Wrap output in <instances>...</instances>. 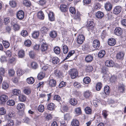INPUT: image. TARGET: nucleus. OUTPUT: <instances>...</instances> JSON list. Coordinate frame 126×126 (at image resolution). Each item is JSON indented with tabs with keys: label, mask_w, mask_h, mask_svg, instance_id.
Here are the masks:
<instances>
[{
	"label": "nucleus",
	"mask_w": 126,
	"mask_h": 126,
	"mask_svg": "<svg viewBox=\"0 0 126 126\" xmlns=\"http://www.w3.org/2000/svg\"><path fill=\"white\" fill-rule=\"evenodd\" d=\"M108 43L109 45L113 46L116 44V41L115 39L111 38L108 39Z\"/></svg>",
	"instance_id": "6e6552de"
},
{
	"label": "nucleus",
	"mask_w": 126,
	"mask_h": 126,
	"mask_svg": "<svg viewBox=\"0 0 126 126\" xmlns=\"http://www.w3.org/2000/svg\"><path fill=\"white\" fill-rule=\"evenodd\" d=\"M79 121L76 119H73L71 122L72 126H79Z\"/></svg>",
	"instance_id": "dca6fc26"
},
{
	"label": "nucleus",
	"mask_w": 126,
	"mask_h": 126,
	"mask_svg": "<svg viewBox=\"0 0 126 126\" xmlns=\"http://www.w3.org/2000/svg\"><path fill=\"white\" fill-rule=\"evenodd\" d=\"M63 52L64 53L66 54L68 51V48L66 45H64L63 47Z\"/></svg>",
	"instance_id": "de8ad7c7"
},
{
	"label": "nucleus",
	"mask_w": 126,
	"mask_h": 126,
	"mask_svg": "<svg viewBox=\"0 0 126 126\" xmlns=\"http://www.w3.org/2000/svg\"><path fill=\"white\" fill-rule=\"evenodd\" d=\"M48 16L49 19L50 21H53L54 20L55 18L54 15V13L53 12H50L48 14Z\"/></svg>",
	"instance_id": "c85d7f7f"
},
{
	"label": "nucleus",
	"mask_w": 126,
	"mask_h": 126,
	"mask_svg": "<svg viewBox=\"0 0 126 126\" xmlns=\"http://www.w3.org/2000/svg\"><path fill=\"white\" fill-rule=\"evenodd\" d=\"M23 3L25 6L27 7H30L31 5V2L28 0H24L23 1Z\"/></svg>",
	"instance_id": "a878e982"
},
{
	"label": "nucleus",
	"mask_w": 126,
	"mask_h": 126,
	"mask_svg": "<svg viewBox=\"0 0 126 126\" xmlns=\"http://www.w3.org/2000/svg\"><path fill=\"white\" fill-rule=\"evenodd\" d=\"M105 54V52L104 50H102L100 51L98 54V57L101 58L103 57Z\"/></svg>",
	"instance_id": "e433bc0d"
},
{
	"label": "nucleus",
	"mask_w": 126,
	"mask_h": 126,
	"mask_svg": "<svg viewBox=\"0 0 126 126\" xmlns=\"http://www.w3.org/2000/svg\"><path fill=\"white\" fill-rule=\"evenodd\" d=\"M101 5L99 2H95L94 4V8L95 10H98L101 8Z\"/></svg>",
	"instance_id": "f704fd0d"
},
{
	"label": "nucleus",
	"mask_w": 126,
	"mask_h": 126,
	"mask_svg": "<svg viewBox=\"0 0 126 126\" xmlns=\"http://www.w3.org/2000/svg\"><path fill=\"white\" fill-rule=\"evenodd\" d=\"M105 7L106 9L108 11L110 10L112 8V6L109 2H108L105 5Z\"/></svg>",
	"instance_id": "412c9836"
},
{
	"label": "nucleus",
	"mask_w": 126,
	"mask_h": 126,
	"mask_svg": "<svg viewBox=\"0 0 126 126\" xmlns=\"http://www.w3.org/2000/svg\"><path fill=\"white\" fill-rule=\"evenodd\" d=\"M91 93L89 91H87L85 92L84 94V96L86 98H88L91 96Z\"/></svg>",
	"instance_id": "13d9d810"
},
{
	"label": "nucleus",
	"mask_w": 126,
	"mask_h": 126,
	"mask_svg": "<svg viewBox=\"0 0 126 126\" xmlns=\"http://www.w3.org/2000/svg\"><path fill=\"white\" fill-rule=\"evenodd\" d=\"M55 108V105L54 104L51 103L49 104L47 106V109L50 110H53Z\"/></svg>",
	"instance_id": "f3484780"
},
{
	"label": "nucleus",
	"mask_w": 126,
	"mask_h": 126,
	"mask_svg": "<svg viewBox=\"0 0 126 126\" xmlns=\"http://www.w3.org/2000/svg\"><path fill=\"white\" fill-rule=\"evenodd\" d=\"M8 97L5 94H2L0 97V100L3 102H5L8 100Z\"/></svg>",
	"instance_id": "aec40b11"
},
{
	"label": "nucleus",
	"mask_w": 126,
	"mask_h": 126,
	"mask_svg": "<svg viewBox=\"0 0 126 126\" xmlns=\"http://www.w3.org/2000/svg\"><path fill=\"white\" fill-rule=\"evenodd\" d=\"M38 17L40 19H43L44 17V15L43 12L42 11L39 12L37 14Z\"/></svg>",
	"instance_id": "58836bf2"
},
{
	"label": "nucleus",
	"mask_w": 126,
	"mask_h": 126,
	"mask_svg": "<svg viewBox=\"0 0 126 126\" xmlns=\"http://www.w3.org/2000/svg\"><path fill=\"white\" fill-rule=\"evenodd\" d=\"M25 45L27 47H30L31 44V43L30 40H28L24 42Z\"/></svg>",
	"instance_id": "e2e57ef3"
},
{
	"label": "nucleus",
	"mask_w": 126,
	"mask_h": 126,
	"mask_svg": "<svg viewBox=\"0 0 126 126\" xmlns=\"http://www.w3.org/2000/svg\"><path fill=\"white\" fill-rule=\"evenodd\" d=\"M93 59V56L90 55L87 56L85 58V60L87 63L90 62L92 61Z\"/></svg>",
	"instance_id": "a211bd4d"
},
{
	"label": "nucleus",
	"mask_w": 126,
	"mask_h": 126,
	"mask_svg": "<svg viewBox=\"0 0 126 126\" xmlns=\"http://www.w3.org/2000/svg\"><path fill=\"white\" fill-rule=\"evenodd\" d=\"M70 74L72 79H74L78 75V73L76 69H72L71 70Z\"/></svg>",
	"instance_id": "f257e3e1"
},
{
	"label": "nucleus",
	"mask_w": 126,
	"mask_h": 126,
	"mask_svg": "<svg viewBox=\"0 0 126 126\" xmlns=\"http://www.w3.org/2000/svg\"><path fill=\"white\" fill-rule=\"evenodd\" d=\"M23 72V71L21 69L18 68L17 70L16 73L17 75L19 76H20L22 75Z\"/></svg>",
	"instance_id": "3c124183"
},
{
	"label": "nucleus",
	"mask_w": 126,
	"mask_h": 126,
	"mask_svg": "<svg viewBox=\"0 0 126 126\" xmlns=\"http://www.w3.org/2000/svg\"><path fill=\"white\" fill-rule=\"evenodd\" d=\"M38 110L39 111L43 112L44 110V107L42 105H39L38 107Z\"/></svg>",
	"instance_id": "338daca9"
},
{
	"label": "nucleus",
	"mask_w": 126,
	"mask_h": 126,
	"mask_svg": "<svg viewBox=\"0 0 126 126\" xmlns=\"http://www.w3.org/2000/svg\"><path fill=\"white\" fill-rule=\"evenodd\" d=\"M69 11L72 14H74L76 13V11L75 9L73 7H70L69 8Z\"/></svg>",
	"instance_id": "774afa93"
},
{
	"label": "nucleus",
	"mask_w": 126,
	"mask_h": 126,
	"mask_svg": "<svg viewBox=\"0 0 126 126\" xmlns=\"http://www.w3.org/2000/svg\"><path fill=\"white\" fill-rule=\"evenodd\" d=\"M83 81L84 83L86 84H88L90 82L91 80L89 77H85L83 79Z\"/></svg>",
	"instance_id": "a19ab883"
},
{
	"label": "nucleus",
	"mask_w": 126,
	"mask_h": 126,
	"mask_svg": "<svg viewBox=\"0 0 126 126\" xmlns=\"http://www.w3.org/2000/svg\"><path fill=\"white\" fill-rule=\"evenodd\" d=\"M88 29L89 30H92L94 27V23L93 21H89L88 22Z\"/></svg>",
	"instance_id": "bb28decb"
},
{
	"label": "nucleus",
	"mask_w": 126,
	"mask_h": 126,
	"mask_svg": "<svg viewBox=\"0 0 126 126\" xmlns=\"http://www.w3.org/2000/svg\"><path fill=\"white\" fill-rule=\"evenodd\" d=\"M93 69L92 66L89 65H88L86 67V70L87 72H90L93 70Z\"/></svg>",
	"instance_id": "49530a36"
},
{
	"label": "nucleus",
	"mask_w": 126,
	"mask_h": 126,
	"mask_svg": "<svg viewBox=\"0 0 126 126\" xmlns=\"http://www.w3.org/2000/svg\"><path fill=\"white\" fill-rule=\"evenodd\" d=\"M31 66L33 69H36L37 68L38 65L37 63L33 62L31 64Z\"/></svg>",
	"instance_id": "ea45409f"
},
{
	"label": "nucleus",
	"mask_w": 126,
	"mask_h": 126,
	"mask_svg": "<svg viewBox=\"0 0 126 126\" xmlns=\"http://www.w3.org/2000/svg\"><path fill=\"white\" fill-rule=\"evenodd\" d=\"M104 91L107 95L108 94L110 93V87L108 86H106L104 88Z\"/></svg>",
	"instance_id": "4c0bfd02"
},
{
	"label": "nucleus",
	"mask_w": 126,
	"mask_h": 126,
	"mask_svg": "<svg viewBox=\"0 0 126 126\" xmlns=\"http://www.w3.org/2000/svg\"><path fill=\"white\" fill-rule=\"evenodd\" d=\"M114 64V62L112 60H107L105 62V65L109 67H113Z\"/></svg>",
	"instance_id": "1a4fd4ad"
},
{
	"label": "nucleus",
	"mask_w": 126,
	"mask_h": 126,
	"mask_svg": "<svg viewBox=\"0 0 126 126\" xmlns=\"http://www.w3.org/2000/svg\"><path fill=\"white\" fill-rule=\"evenodd\" d=\"M25 106L23 103H20L18 104L17 106V108L20 110L23 111L25 108Z\"/></svg>",
	"instance_id": "4468645a"
},
{
	"label": "nucleus",
	"mask_w": 126,
	"mask_h": 126,
	"mask_svg": "<svg viewBox=\"0 0 126 126\" xmlns=\"http://www.w3.org/2000/svg\"><path fill=\"white\" fill-rule=\"evenodd\" d=\"M54 51L55 53L57 54H59L61 52V49L58 47H56L54 49Z\"/></svg>",
	"instance_id": "72a5a7b5"
},
{
	"label": "nucleus",
	"mask_w": 126,
	"mask_h": 126,
	"mask_svg": "<svg viewBox=\"0 0 126 126\" xmlns=\"http://www.w3.org/2000/svg\"><path fill=\"white\" fill-rule=\"evenodd\" d=\"M107 35V31L106 30H103L102 32L101 36L102 38H103Z\"/></svg>",
	"instance_id": "69168bd1"
},
{
	"label": "nucleus",
	"mask_w": 126,
	"mask_h": 126,
	"mask_svg": "<svg viewBox=\"0 0 126 126\" xmlns=\"http://www.w3.org/2000/svg\"><path fill=\"white\" fill-rule=\"evenodd\" d=\"M104 15L103 13L100 11H98L95 14L96 17L98 18H102L104 16Z\"/></svg>",
	"instance_id": "6ab92c4d"
},
{
	"label": "nucleus",
	"mask_w": 126,
	"mask_h": 126,
	"mask_svg": "<svg viewBox=\"0 0 126 126\" xmlns=\"http://www.w3.org/2000/svg\"><path fill=\"white\" fill-rule=\"evenodd\" d=\"M122 10V8L120 6H116L113 10V13L115 14H118L120 13Z\"/></svg>",
	"instance_id": "0eeeda50"
},
{
	"label": "nucleus",
	"mask_w": 126,
	"mask_h": 126,
	"mask_svg": "<svg viewBox=\"0 0 126 126\" xmlns=\"http://www.w3.org/2000/svg\"><path fill=\"white\" fill-rule=\"evenodd\" d=\"M102 86V84L101 83L99 82L97 83L96 86V89L97 91L100 90Z\"/></svg>",
	"instance_id": "5fc2aeb1"
},
{
	"label": "nucleus",
	"mask_w": 126,
	"mask_h": 126,
	"mask_svg": "<svg viewBox=\"0 0 126 126\" xmlns=\"http://www.w3.org/2000/svg\"><path fill=\"white\" fill-rule=\"evenodd\" d=\"M84 39V37L83 35H79L78 36L77 38V42L79 44H81L83 42Z\"/></svg>",
	"instance_id": "423d86ee"
},
{
	"label": "nucleus",
	"mask_w": 126,
	"mask_h": 126,
	"mask_svg": "<svg viewBox=\"0 0 126 126\" xmlns=\"http://www.w3.org/2000/svg\"><path fill=\"white\" fill-rule=\"evenodd\" d=\"M59 59L57 57H54L52 60V63L54 64H57L59 63Z\"/></svg>",
	"instance_id": "7c9ffc66"
},
{
	"label": "nucleus",
	"mask_w": 126,
	"mask_h": 126,
	"mask_svg": "<svg viewBox=\"0 0 126 126\" xmlns=\"http://www.w3.org/2000/svg\"><path fill=\"white\" fill-rule=\"evenodd\" d=\"M70 104L73 106H75L77 104V101L75 98L71 99L70 100Z\"/></svg>",
	"instance_id": "c03bdc74"
},
{
	"label": "nucleus",
	"mask_w": 126,
	"mask_h": 126,
	"mask_svg": "<svg viewBox=\"0 0 126 126\" xmlns=\"http://www.w3.org/2000/svg\"><path fill=\"white\" fill-rule=\"evenodd\" d=\"M125 54V53L123 52H119L116 54V58L118 60H122L124 59Z\"/></svg>",
	"instance_id": "39448f33"
},
{
	"label": "nucleus",
	"mask_w": 126,
	"mask_h": 126,
	"mask_svg": "<svg viewBox=\"0 0 126 126\" xmlns=\"http://www.w3.org/2000/svg\"><path fill=\"white\" fill-rule=\"evenodd\" d=\"M2 43L5 48H8L9 47L10 44L7 41L3 40L2 41Z\"/></svg>",
	"instance_id": "09e8293b"
},
{
	"label": "nucleus",
	"mask_w": 126,
	"mask_h": 126,
	"mask_svg": "<svg viewBox=\"0 0 126 126\" xmlns=\"http://www.w3.org/2000/svg\"><path fill=\"white\" fill-rule=\"evenodd\" d=\"M24 13L22 10H20L18 12L16 15L17 18L20 20L22 19L24 17Z\"/></svg>",
	"instance_id": "20e7f679"
},
{
	"label": "nucleus",
	"mask_w": 126,
	"mask_h": 126,
	"mask_svg": "<svg viewBox=\"0 0 126 126\" xmlns=\"http://www.w3.org/2000/svg\"><path fill=\"white\" fill-rule=\"evenodd\" d=\"M115 34L118 36H120L123 34V30L120 28H116L114 30Z\"/></svg>",
	"instance_id": "f03ea898"
},
{
	"label": "nucleus",
	"mask_w": 126,
	"mask_h": 126,
	"mask_svg": "<svg viewBox=\"0 0 126 126\" xmlns=\"http://www.w3.org/2000/svg\"><path fill=\"white\" fill-rule=\"evenodd\" d=\"M48 48V46L45 43H43L42 44L41 47V50L42 51H44L46 50Z\"/></svg>",
	"instance_id": "4be33fe9"
},
{
	"label": "nucleus",
	"mask_w": 126,
	"mask_h": 126,
	"mask_svg": "<svg viewBox=\"0 0 126 126\" xmlns=\"http://www.w3.org/2000/svg\"><path fill=\"white\" fill-rule=\"evenodd\" d=\"M124 85L123 84H120L118 88V90L120 92L123 93L124 91Z\"/></svg>",
	"instance_id": "473e14b6"
},
{
	"label": "nucleus",
	"mask_w": 126,
	"mask_h": 126,
	"mask_svg": "<svg viewBox=\"0 0 126 126\" xmlns=\"http://www.w3.org/2000/svg\"><path fill=\"white\" fill-rule=\"evenodd\" d=\"M23 92L25 94L28 95L31 93L30 90L29 88H25L23 90Z\"/></svg>",
	"instance_id": "680f3d73"
},
{
	"label": "nucleus",
	"mask_w": 126,
	"mask_h": 126,
	"mask_svg": "<svg viewBox=\"0 0 126 126\" xmlns=\"http://www.w3.org/2000/svg\"><path fill=\"white\" fill-rule=\"evenodd\" d=\"M54 99L56 100L58 102H60L61 100V98L59 95H56L54 96Z\"/></svg>",
	"instance_id": "0e129e2a"
},
{
	"label": "nucleus",
	"mask_w": 126,
	"mask_h": 126,
	"mask_svg": "<svg viewBox=\"0 0 126 126\" xmlns=\"http://www.w3.org/2000/svg\"><path fill=\"white\" fill-rule=\"evenodd\" d=\"M49 29L47 27L43 26L40 29L41 32L42 34H46L47 33Z\"/></svg>",
	"instance_id": "2eb2a0df"
},
{
	"label": "nucleus",
	"mask_w": 126,
	"mask_h": 126,
	"mask_svg": "<svg viewBox=\"0 0 126 126\" xmlns=\"http://www.w3.org/2000/svg\"><path fill=\"white\" fill-rule=\"evenodd\" d=\"M56 84V81L53 79L50 80L48 83L49 86L51 87H55Z\"/></svg>",
	"instance_id": "f8f14e48"
},
{
	"label": "nucleus",
	"mask_w": 126,
	"mask_h": 126,
	"mask_svg": "<svg viewBox=\"0 0 126 126\" xmlns=\"http://www.w3.org/2000/svg\"><path fill=\"white\" fill-rule=\"evenodd\" d=\"M75 51L74 50L70 51L68 53V54L65 58V60H66L68 59L71 56H72L73 54L74 53Z\"/></svg>",
	"instance_id": "8fccbe9b"
},
{
	"label": "nucleus",
	"mask_w": 126,
	"mask_h": 126,
	"mask_svg": "<svg viewBox=\"0 0 126 126\" xmlns=\"http://www.w3.org/2000/svg\"><path fill=\"white\" fill-rule=\"evenodd\" d=\"M7 104L8 105L13 106L15 104V102L13 100H9L7 102Z\"/></svg>",
	"instance_id": "864d4df0"
},
{
	"label": "nucleus",
	"mask_w": 126,
	"mask_h": 126,
	"mask_svg": "<svg viewBox=\"0 0 126 126\" xmlns=\"http://www.w3.org/2000/svg\"><path fill=\"white\" fill-rule=\"evenodd\" d=\"M60 9L63 12H66L67 10V6L66 5L62 4L61 5Z\"/></svg>",
	"instance_id": "393cba45"
},
{
	"label": "nucleus",
	"mask_w": 126,
	"mask_h": 126,
	"mask_svg": "<svg viewBox=\"0 0 126 126\" xmlns=\"http://www.w3.org/2000/svg\"><path fill=\"white\" fill-rule=\"evenodd\" d=\"M6 111L5 109L4 108H1L0 109V114L3 115L6 114Z\"/></svg>",
	"instance_id": "052dcab7"
},
{
	"label": "nucleus",
	"mask_w": 126,
	"mask_h": 126,
	"mask_svg": "<svg viewBox=\"0 0 126 126\" xmlns=\"http://www.w3.org/2000/svg\"><path fill=\"white\" fill-rule=\"evenodd\" d=\"M16 114L14 112L11 110H9L8 116L10 118H13L15 117Z\"/></svg>",
	"instance_id": "9d476101"
},
{
	"label": "nucleus",
	"mask_w": 126,
	"mask_h": 126,
	"mask_svg": "<svg viewBox=\"0 0 126 126\" xmlns=\"http://www.w3.org/2000/svg\"><path fill=\"white\" fill-rule=\"evenodd\" d=\"M100 43L97 40H94L93 43V46L96 49H99L100 48Z\"/></svg>",
	"instance_id": "7ed1b4c3"
},
{
	"label": "nucleus",
	"mask_w": 126,
	"mask_h": 126,
	"mask_svg": "<svg viewBox=\"0 0 126 126\" xmlns=\"http://www.w3.org/2000/svg\"><path fill=\"white\" fill-rule=\"evenodd\" d=\"M45 76V73L42 72H41L38 74L37 77L38 80H41L43 79Z\"/></svg>",
	"instance_id": "5701e85b"
},
{
	"label": "nucleus",
	"mask_w": 126,
	"mask_h": 126,
	"mask_svg": "<svg viewBox=\"0 0 126 126\" xmlns=\"http://www.w3.org/2000/svg\"><path fill=\"white\" fill-rule=\"evenodd\" d=\"M13 30L15 31L19 30L20 28V25L17 23L13 24Z\"/></svg>",
	"instance_id": "2f4dec72"
},
{
	"label": "nucleus",
	"mask_w": 126,
	"mask_h": 126,
	"mask_svg": "<svg viewBox=\"0 0 126 126\" xmlns=\"http://www.w3.org/2000/svg\"><path fill=\"white\" fill-rule=\"evenodd\" d=\"M25 55L24 52L23 50H21L19 51L18 56L19 57L23 58Z\"/></svg>",
	"instance_id": "cd10ccee"
},
{
	"label": "nucleus",
	"mask_w": 126,
	"mask_h": 126,
	"mask_svg": "<svg viewBox=\"0 0 126 126\" xmlns=\"http://www.w3.org/2000/svg\"><path fill=\"white\" fill-rule=\"evenodd\" d=\"M13 93L14 95H18L21 93V91L18 89H14L13 90Z\"/></svg>",
	"instance_id": "37998d69"
},
{
	"label": "nucleus",
	"mask_w": 126,
	"mask_h": 126,
	"mask_svg": "<svg viewBox=\"0 0 126 126\" xmlns=\"http://www.w3.org/2000/svg\"><path fill=\"white\" fill-rule=\"evenodd\" d=\"M9 4L10 6L13 8L15 7L16 5V2L14 0L10 1Z\"/></svg>",
	"instance_id": "6e6d98bb"
},
{
	"label": "nucleus",
	"mask_w": 126,
	"mask_h": 126,
	"mask_svg": "<svg viewBox=\"0 0 126 126\" xmlns=\"http://www.w3.org/2000/svg\"><path fill=\"white\" fill-rule=\"evenodd\" d=\"M34 82V79L33 78L31 77L28 78L27 79V82L30 84H32Z\"/></svg>",
	"instance_id": "b1692460"
},
{
	"label": "nucleus",
	"mask_w": 126,
	"mask_h": 126,
	"mask_svg": "<svg viewBox=\"0 0 126 126\" xmlns=\"http://www.w3.org/2000/svg\"><path fill=\"white\" fill-rule=\"evenodd\" d=\"M2 87L3 89L6 90L8 88L9 85L6 82H3L2 83Z\"/></svg>",
	"instance_id": "bf43d9fd"
},
{
	"label": "nucleus",
	"mask_w": 126,
	"mask_h": 126,
	"mask_svg": "<svg viewBox=\"0 0 126 126\" xmlns=\"http://www.w3.org/2000/svg\"><path fill=\"white\" fill-rule=\"evenodd\" d=\"M3 126H15L14 121L12 119H9L6 125Z\"/></svg>",
	"instance_id": "c756f323"
},
{
	"label": "nucleus",
	"mask_w": 126,
	"mask_h": 126,
	"mask_svg": "<svg viewBox=\"0 0 126 126\" xmlns=\"http://www.w3.org/2000/svg\"><path fill=\"white\" fill-rule=\"evenodd\" d=\"M54 74L56 77L58 78L61 77L62 76V73L58 69L55 70Z\"/></svg>",
	"instance_id": "9b49d317"
},
{
	"label": "nucleus",
	"mask_w": 126,
	"mask_h": 126,
	"mask_svg": "<svg viewBox=\"0 0 126 126\" xmlns=\"http://www.w3.org/2000/svg\"><path fill=\"white\" fill-rule=\"evenodd\" d=\"M85 111L86 113L87 114H90L91 113L92 110L89 107H86L85 109Z\"/></svg>",
	"instance_id": "603ef678"
},
{
	"label": "nucleus",
	"mask_w": 126,
	"mask_h": 126,
	"mask_svg": "<svg viewBox=\"0 0 126 126\" xmlns=\"http://www.w3.org/2000/svg\"><path fill=\"white\" fill-rule=\"evenodd\" d=\"M81 14L80 13V12L79 11L77 12V13L76 15L74 18L76 21L79 22L81 20Z\"/></svg>",
	"instance_id": "ddd939ff"
},
{
	"label": "nucleus",
	"mask_w": 126,
	"mask_h": 126,
	"mask_svg": "<svg viewBox=\"0 0 126 126\" xmlns=\"http://www.w3.org/2000/svg\"><path fill=\"white\" fill-rule=\"evenodd\" d=\"M21 35L23 37H25L28 35V33L27 31L23 30L21 32Z\"/></svg>",
	"instance_id": "4d7b16f0"
},
{
	"label": "nucleus",
	"mask_w": 126,
	"mask_h": 126,
	"mask_svg": "<svg viewBox=\"0 0 126 126\" xmlns=\"http://www.w3.org/2000/svg\"><path fill=\"white\" fill-rule=\"evenodd\" d=\"M19 100L21 102H24L26 100V97L25 95H21L19 96Z\"/></svg>",
	"instance_id": "a18cd8bd"
},
{
	"label": "nucleus",
	"mask_w": 126,
	"mask_h": 126,
	"mask_svg": "<svg viewBox=\"0 0 126 126\" xmlns=\"http://www.w3.org/2000/svg\"><path fill=\"white\" fill-rule=\"evenodd\" d=\"M57 33L55 31H52L51 32L49 33L50 37L52 38H55L57 36Z\"/></svg>",
	"instance_id": "c9c22d12"
},
{
	"label": "nucleus",
	"mask_w": 126,
	"mask_h": 126,
	"mask_svg": "<svg viewBox=\"0 0 126 126\" xmlns=\"http://www.w3.org/2000/svg\"><path fill=\"white\" fill-rule=\"evenodd\" d=\"M39 34V32L38 31H35L33 32L32 35V37L34 38L38 37Z\"/></svg>",
	"instance_id": "79ce46f5"
}]
</instances>
